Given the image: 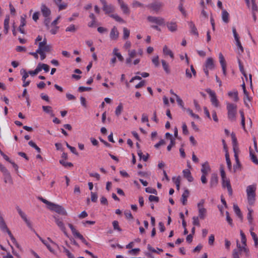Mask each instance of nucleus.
I'll use <instances>...</instances> for the list:
<instances>
[{"label": "nucleus", "mask_w": 258, "mask_h": 258, "mask_svg": "<svg viewBox=\"0 0 258 258\" xmlns=\"http://www.w3.org/2000/svg\"><path fill=\"white\" fill-rule=\"evenodd\" d=\"M38 199L42 202L43 203L47 205V208L51 210L54 211L55 212L59 214L66 216L68 215V213L64 208L60 206L59 205L55 204L53 203L49 202L46 199H43L42 197H38Z\"/></svg>", "instance_id": "f257e3e1"}, {"label": "nucleus", "mask_w": 258, "mask_h": 258, "mask_svg": "<svg viewBox=\"0 0 258 258\" xmlns=\"http://www.w3.org/2000/svg\"><path fill=\"white\" fill-rule=\"evenodd\" d=\"M226 105V108L228 112V118L231 121H234L236 119L237 105L230 103H227Z\"/></svg>", "instance_id": "f03ea898"}, {"label": "nucleus", "mask_w": 258, "mask_h": 258, "mask_svg": "<svg viewBox=\"0 0 258 258\" xmlns=\"http://www.w3.org/2000/svg\"><path fill=\"white\" fill-rule=\"evenodd\" d=\"M256 186L255 185H250L246 188V194L248 203L252 205L255 201Z\"/></svg>", "instance_id": "7ed1b4c3"}, {"label": "nucleus", "mask_w": 258, "mask_h": 258, "mask_svg": "<svg viewBox=\"0 0 258 258\" xmlns=\"http://www.w3.org/2000/svg\"><path fill=\"white\" fill-rule=\"evenodd\" d=\"M214 68V59L212 57H208L203 66V70L207 77L209 76V70H212Z\"/></svg>", "instance_id": "20e7f679"}, {"label": "nucleus", "mask_w": 258, "mask_h": 258, "mask_svg": "<svg viewBox=\"0 0 258 258\" xmlns=\"http://www.w3.org/2000/svg\"><path fill=\"white\" fill-rule=\"evenodd\" d=\"M205 202V200L202 199L200 201V202L197 205L199 212L198 217L201 219L203 220L205 218L207 215V210L204 207Z\"/></svg>", "instance_id": "39448f33"}, {"label": "nucleus", "mask_w": 258, "mask_h": 258, "mask_svg": "<svg viewBox=\"0 0 258 258\" xmlns=\"http://www.w3.org/2000/svg\"><path fill=\"white\" fill-rule=\"evenodd\" d=\"M69 227L71 229L73 235L81 240V241L85 243L86 245H88L89 243L87 242L85 239L84 238L82 235H81L74 227L72 224H68Z\"/></svg>", "instance_id": "423d86ee"}, {"label": "nucleus", "mask_w": 258, "mask_h": 258, "mask_svg": "<svg viewBox=\"0 0 258 258\" xmlns=\"http://www.w3.org/2000/svg\"><path fill=\"white\" fill-rule=\"evenodd\" d=\"M53 217L54 219L55 223L57 225V226L63 232L65 235L68 236V233L66 231V228L62 221V220L61 218H59L58 216H53Z\"/></svg>", "instance_id": "0eeeda50"}, {"label": "nucleus", "mask_w": 258, "mask_h": 258, "mask_svg": "<svg viewBox=\"0 0 258 258\" xmlns=\"http://www.w3.org/2000/svg\"><path fill=\"white\" fill-rule=\"evenodd\" d=\"M41 50L42 52H49L51 49V46L47 44V40L44 38L42 42L39 43L38 48L37 50Z\"/></svg>", "instance_id": "6e6552de"}, {"label": "nucleus", "mask_w": 258, "mask_h": 258, "mask_svg": "<svg viewBox=\"0 0 258 258\" xmlns=\"http://www.w3.org/2000/svg\"><path fill=\"white\" fill-rule=\"evenodd\" d=\"M147 20L150 22L156 24L158 25H164L165 23L164 19L160 17L148 16Z\"/></svg>", "instance_id": "1a4fd4ad"}, {"label": "nucleus", "mask_w": 258, "mask_h": 258, "mask_svg": "<svg viewBox=\"0 0 258 258\" xmlns=\"http://www.w3.org/2000/svg\"><path fill=\"white\" fill-rule=\"evenodd\" d=\"M207 93L211 97V101L212 104L216 107H218L219 105V102L217 99L216 94L214 91L209 89L206 90Z\"/></svg>", "instance_id": "9d476101"}, {"label": "nucleus", "mask_w": 258, "mask_h": 258, "mask_svg": "<svg viewBox=\"0 0 258 258\" xmlns=\"http://www.w3.org/2000/svg\"><path fill=\"white\" fill-rule=\"evenodd\" d=\"M103 5L102 9L106 14H109L114 11V7L111 5H107L105 0H100Z\"/></svg>", "instance_id": "9b49d317"}, {"label": "nucleus", "mask_w": 258, "mask_h": 258, "mask_svg": "<svg viewBox=\"0 0 258 258\" xmlns=\"http://www.w3.org/2000/svg\"><path fill=\"white\" fill-rule=\"evenodd\" d=\"M219 62L221 64L223 75L226 76V62L224 58V57L221 52L219 53Z\"/></svg>", "instance_id": "f8f14e48"}, {"label": "nucleus", "mask_w": 258, "mask_h": 258, "mask_svg": "<svg viewBox=\"0 0 258 258\" xmlns=\"http://www.w3.org/2000/svg\"><path fill=\"white\" fill-rule=\"evenodd\" d=\"M0 170L3 172V175L4 176L5 182L11 183L12 182V177L10 172L8 171L7 168L5 167H4V168H2V169H1Z\"/></svg>", "instance_id": "ddd939ff"}, {"label": "nucleus", "mask_w": 258, "mask_h": 258, "mask_svg": "<svg viewBox=\"0 0 258 258\" xmlns=\"http://www.w3.org/2000/svg\"><path fill=\"white\" fill-rule=\"evenodd\" d=\"M222 186L223 188L227 187L229 195H232L233 190L229 179L227 178L222 179Z\"/></svg>", "instance_id": "4468645a"}, {"label": "nucleus", "mask_w": 258, "mask_h": 258, "mask_svg": "<svg viewBox=\"0 0 258 258\" xmlns=\"http://www.w3.org/2000/svg\"><path fill=\"white\" fill-rule=\"evenodd\" d=\"M128 51V57L126 58V63L127 64H130L132 62V58H134L136 57L137 55V52L135 49L130 50L128 49L127 50Z\"/></svg>", "instance_id": "2eb2a0df"}, {"label": "nucleus", "mask_w": 258, "mask_h": 258, "mask_svg": "<svg viewBox=\"0 0 258 258\" xmlns=\"http://www.w3.org/2000/svg\"><path fill=\"white\" fill-rule=\"evenodd\" d=\"M41 11L43 16L45 18L48 17L51 14L50 9L44 4H42L41 6Z\"/></svg>", "instance_id": "dca6fc26"}, {"label": "nucleus", "mask_w": 258, "mask_h": 258, "mask_svg": "<svg viewBox=\"0 0 258 258\" xmlns=\"http://www.w3.org/2000/svg\"><path fill=\"white\" fill-rule=\"evenodd\" d=\"M118 36H119V32H118L116 27L114 26L112 28V29L110 31V39L112 40H116L118 39Z\"/></svg>", "instance_id": "f3484780"}, {"label": "nucleus", "mask_w": 258, "mask_h": 258, "mask_svg": "<svg viewBox=\"0 0 258 258\" xmlns=\"http://www.w3.org/2000/svg\"><path fill=\"white\" fill-rule=\"evenodd\" d=\"M166 26L168 30L172 32H175L177 30V25L176 22H168L166 23Z\"/></svg>", "instance_id": "a211bd4d"}, {"label": "nucleus", "mask_w": 258, "mask_h": 258, "mask_svg": "<svg viewBox=\"0 0 258 258\" xmlns=\"http://www.w3.org/2000/svg\"><path fill=\"white\" fill-rule=\"evenodd\" d=\"M210 171L211 168L207 162L202 164L201 169L202 174L208 175Z\"/></svg>", "instance_id": "6ab92c4d"}, {"label": "nucleus", "mask_w": 258, "mask_h": 258, "mask_svg": "<svg viewBox=\"0 0 258 258\" xmlns=\"http://www.w3.org/2000/svg\"><path fill=\"white\" fill-rule=\"evenodd\" d=\"M218 176L215 173H213L211 175L210 179V187L211 188L215 187L218 183Z\"/></svg>", "instance_id": "aec40b11"}, {"label": "nucleus", "mask_w": 258, "mask_h": 258, "mask_svg": "<svg viewBox=\"0 0 258 258\" xmlns=\"http://www.w3.org/2000/svg\"><path fill=\"white\" fill-rule=\"evenodd\" d=\"M188 25L190 29V33L197 36L199 35L198 31L197 29L193 22L190 21L188 22Z\"/></svg>", "instance_id": "412c9836"}, {"label": "nucleus", "mask_w": 258, "mask_h": 258, "mask_svg": "<svg viewBox=\"0 0 258 258\" xmlns=\"http://www.w3.org/2000/svg\"><path fill=\"white\" fill-rule=\"evenodd\" d=\"M183 176L186 178L189 182H192L194 180V178L191 175V173L188 169H184L182 171Z\"/></svg>", "instance_id": "4be33fe9"}, {"label": "nucleus", "mask_w": 258, "mask_h": 258, "mask_svg": "<svg viewBox=\"0 0 258 258\" xmlns=\"http://www.w3.org/2000/svg\"><path fill=\"white\" fill-rule=\"evenodd\" d=\"M189 191L187 189H185L184 192L182 195L181 201L183 205H185L187 203V199L189 196Z\"/></svg>", "instance_id": "5701e85b"}, {"label": "nucleus", "mask_w": 258, "mask_h": 258, "mask_svg": "<svg viewBox=\"0 0 258 258\" xmlns=\"http://www.w3.org/2000/svg\"><path fill=\"white\" fill-rule=\"evenodd\" d=\"M163 54L165 55H169L171 58H174V54L172 51L169 49L166 45H165L163 48Z\"/></svg>", "instance_id": "b1692460"}, {"label": "nucleus", "mask_w": 258, "mask_h": 258, "mask_svg": "<svg viewBox=\"0 0 258 258\" xmlns=\"http://www.w3.org/2000/svg\"><path fill=\"white\" fill-rule=\"evenodd\" d=\"M120 8L122 11L123 14L129 15L130 14V10L127 7V6L122 1L121 3H119Z\"/></svg>", "instance_id": "393cba45"}, {"label": "nucleus", "mask_w": 258, "mask_h": 258, "mask_svg": "<svg viewBox=\"0 0 258 258\" xmlns=\"http://www.w3.org/2000/svg\"><path fill=\"white\" fill-rule=\"evenodd\" d=\"M222 19L226 23H228L229 21V14L225 10H222Z\"/></svg>", "instance_id": "a878e982"}, {"label": "nucleus", "mask_w": 258, "mask_h": 258, "mask_svg": "<svg viewBox=\"0 0 258 258\" xmlns=\"http://www.w3.org/2000/svg\"><path fill=\"white\" fill-rule=\"evenodd\" d=\"M228 95L230 97L232 98L235 102H237L239 100V98L238 96V92L236 90L229 92L228 93Z\"/></svg>", "instance_id": "bb28decb"}, {"label": "nucleus", "mask_w": 258, "mask_h": 258, "mask_svg": "<svg viewBox=\"0 0 258 258\" xmlns=\"http://www.w3.org/2000/svg\"><path fill=\"white\" fill-rule=\"evenodd\" d=\"M9 16H6V18L4 20V32L6 34L8 33L9 29Z\"/></svg>", "instance_id": "cd10ccee"}, {"label": "nucleus", "mask_w": 258, "mask_h": 258, "mask_svg": "<svg viewBox=\"0 0 258 258\" xmlns=\"http://www.w3.org/2000/svg\"><path fill=\"white\" fill-rule=\"evenodd\" d=\"M43 110L47 113L49 114L51 116H53L54 114L53 113V110H52V108L50 106H42Z\"/></svg>", "instance_id": "c85d7f7f"}, {"label": "nucleus", "mask_w": 258, "mask_h": 258, "mask_svg": "<svg viewBox=\"0 0 258 258\" xmlns=\"http://www.w3.org/2000/svg\"><path fill=\"white\" fill-rule=\"evenodd\" d=\"M163 4L162 3L160 2H156L152 4L151 7L154 10L158 11L163 7Z\"/></svg>", "instance_id": "c756f323"}, {"label": "nucleus", "mask_w": 258, "mask_h": 258, "mask_svg": "<svg viewBox=\"0 0 258 258\" xmlns=\"http://www.w3.org/2000/svg\"><path fill=\"white\" fill-rule=\"evenodd\" d=\"M89 17L92 20V21L91 22L88 23V26L89 27H93L96 23L95 16L93 13H90Z\"/></svg>", "instance_id": "7c9ffc66"}, {"label": "nucleus", "mask_w": 258, "mask_h": 258, "mask_svg": "<svg viewBox=\"0 0 258 258\" xmlns=\"http://www.w3.org/2000/svg\"><path fill=\"white\" fill-rule=\"evenodd\" d=\"M233 210L236 215L242 220V215L241 213L240 210L237 205H234Z\"/></svg>", "instance_id": "2f4dec72"}, {"label": "nucleus", "mask_w": 258, "mask_h": 258, "mask_svg": "<svg viewBox=\"0 0 258 258\" xmlns=\"http://www.w3.org/2000/svg\"><path fill=\"white\" fill-rule=\"evenodd\" d=\"M237 246L239 248V250H237L238 251H239L240 253L241 251H243L246 254H248V249L246 247V246H241L239 243L238 241H237Z\"/></svg>", "instance_id": "473e14b6"}, {"label": "nucleus", "mask_w": 258, "mask_h": 258, "mask_svg": "<svg viewBox=\"0 0 258 258\" xmlns=\"http://www.w3.org/2000/svg\"><path fill=\"white\" fill-rule=\"evenodd\" d=\"M253 230V228H251L250 230V235L252 237V239L254 240V245L255 246H258V238L257 237L256 234L252 231Z\"/></svg>", "instance_id": "72a5a7b5"}, {"label": "nucleus", "mask_w": 258, "mask_h": 258, "mask_svg": "<svg viewBox=\"0 0 258 258\" xmlns=\"http://www.w3.org/2000/svg\"><path fill=\"white\" fill-rule=\"evenodd\" d=\"M21 217L23 219V220L25 222L27 226L31 229H32V225L30 220H29L25 214L21 216Z\"/></svg>", "instance_id": "f704fd0d"}, {"label": "nucleus", "mask_w": 258, "mask_h": 258, "mask_svg": "<svg viewBox=\"0 0 258 258\" xmlns=\"http://www.w3.org/2000/svg\"><path fill=\"white\" fill-rule=\"evenodd\" d=\"M21 217L23 219V220L25 222L27 226L31 229H32V225L30 220H29L25 214L21 216Z\"/></svg>", "instance_id": "c9c22d12"}, {"label": "nucleus", "mask_w": 258, "mask_h": 258, "mask_svg": "<svg viewBox=\"0 0 258 258\" xmlns=\"http://www.w3.org/2000/svg\"><path fill=\"white\" fill-rule=\"evenodd\" d=\"M138 155L140 159H142L144 161H147L149 157V154L147 153L146 155H143L141 150H139L138 151Z\"/></svg>", "instance_id": "e433bc0d"}, {"label": "nucleus", "mask_w": 258, "mask_h": 258, "mask_svg": "<svg viewBox=\"0 0 258 258\" xmlns=\"http://www.w3.org/2000/svg\"><path fill=\"white\" fill-rule=\"evenodd\" d=\"M161 62H162V66H163L164 70L165 71V72L167 74H169L170 71V69L169 68L168 64L164 60H161Z\"/></svg>", "instance_id": "4c0bfd02"}, {"label": "nucleus", "mask_w": 258, "mask_h": 258, "mask_svg": "<svg viewBox=\"0 0 258 258\" xmlns=\"http://www.w3.org/2000/svg\"><path fill=\"white\" fill-rule=\"evenodd\" d=\"M110 17L114 19L117 22L120 23H124V20L120 17L117 14H111L110 15Z\"/></svg>", "instance_id": "58836bf2"}, {"label": "nucleus", "mask_w": 258, "mask_h": 258, "mask_svg": "<svg viewBox=\"0 0 258 258\" xmlns=\"http://www.w3.org/2000/svg\"><path fill=\"white\" fill-rule=\"evenodd\" d=\"M232 141V144H233V150H236V148L237 146V140L235 137V135L234 133H232L231 135Z\"/></svg>", "instance_id": "ea45409f"}, {"label": "nucleus", "mask_w": 258, "mask_h": 258, "mask_svg": "<svg viewBox=\"0 0 258 258\" xmlns=\"http://www.w3.org/2000/svg\"><path fill=\"white\" fill-rule=\"evenodd\" d=\"M123 39L124 40L127 39L130 36V30L128 29H127L126 28L124 27L123 28Z\"/></svg>", "instance_id": "a19ab883"}, {"label": "nucleus", "mask_w": 258, "mask_h": 258, "mask_svg": "<svg viewBox=\"0 0 258 258\" xmlns=\"http://www.w3.org/2000/svg\"><path fill=\"white\" fill-rule=\"evenodd\" d=\"M59 163L64 167H72L73 166V164L71 162H66L64 160H60Z\"/></svg>", "instance_id": "79ce46f5"}, {"label": "nucleus", "mask_w": 258, "mask_h": 258, "mask_svg": "<svg viewBox=\"0 0 258 258\" xmlns=\"http://www.w3.org/2000/svg\"><path fill=\"white\" fill-rule=\"evenodd\" d=\"M123 110V106L121 103H120L118 106L116 107L115 110V114L117 116H119Z\"/></svg>", "instance_id": "37998d69"}, {"label": "nucleus", "mask_w": 258, "mask_h": 258, "mask_svg": "<svg viewBox=\"0 0 258 258\" xmlns=\"http://www.w3.org/2000/svg\"><path fill=\"white\" fill-rule=\"evenodd\" d=\"M39 239L41 240V241L47 247V248L49 249V250L53 252V249L51 247L50 245L46 242V241L42 239L41 237L38 236Z\"/></svg>", "instance_id": "c03bdc74"}, {"label": "nucleus", "mask_w": 258, "mask_h": 258, "mask_svg": "<svg viewBox=\"0 0 258 258\" xmlns=\"http://www.w3.org/2000/svg\"><path fill=\"white\" fill-rule=\"evenodd\" d=\"M240 234L241 236V242L242 244L244 245V246H246V238L245 235L241 230L240 232Z\"/></svg>", "instance_id": "a18cd8bd"}, {"label": "nucleus", "mask_w": 258, "mask_h": 258, "mask_svg": "<svg viewBox=\"0 0 258 258\" xmlns=\"http://www.w3.org/2000/svg\"><path fill=\"white\" fill-rule=\"evenodd\" d=\"M28 144L32 147L35 148L38 153L40 152V148H39L34 142L30 141L29 142Z\"/></svg>", "instance_id": "49530a36"}, {"label": "nucleus", "mask_w": 258, "mask_h": 258, "mask_svg": "<svg viewBox=\"0 0 258 258\" xmlns=\"http://www.w3.org/2000/svg\"><path fill=\"white\" fill-rule=\"evenodd\" d=\"M21 74L23 75L22 76V81H25L26 80V79L28 77L29 73H27L25 70L22 69L20 71Z\"/></svg>", "instance_id": "de8ad7c7"}, {"label": "nucleus", "mask_w": 258, "mask_h": 258, "mask_svg": "<svg viewBox=\"0 0 258 258\" xmlns=\"http://www.w3.org/2000/svg\"><path fill=\"white\" fill-rule=\"evenodd\" d=\"M112 225L114 230H116L118 231H121V229L120 228L118 225V222L117 221H114L112 222Z\"/></svg>", "instance_id": "09e8293b"}, {"label": "nucleus", "mask_w": 258, "mask_h": 258, "mask_svg": "<svg viewBox=\"0 0 258 258\" xmlns=\"http://www.w3.org/2000/svg\"><path fill=\"white\" fill-rule=\"evenodd\" d=\"M251 3H252V7H251L252 13H256L258 10V8H257L256 5L255 3V0H251Z\"/></svg>", "instance_id": "8fccbe9b"}, {"label": "nucleus", "mask_w": 258, "mask_h": 258, "mask_svg": "<svg viewBox=\"0 0 258 258\" xmlns=\"http://www.w3.org/2000/svg\"><path fill=\"white\" fill-rule=\"evenodd\" d=\"M145 190L148 193L153 194L155 195H157V190L155 188L151 187L146 188Z\"/></svg>", "instance_id": "3c124183"}, {"label": "nucleus", "mask_w": 258, "mask_h": 258, "mask_svg": "<svg viewBox=\"0 0 258 258\" xmlns=\"http://www.w3.org/2000/svg\"><path fill=\"white\" fill-rule=\"evenodd\" d=\"M199 218H200L199 217L194 216L192 218V224L195 226H200V221L199 220Z\"/></svg>", "instance_id": "603ef678"}, {"label": "nucleus", "mask_w": 258, "mask_h": 258, "mask_svg": "<svg viewBox=\"0 0 258 258\" xmlns=\"http://www.w3.org/2000/svg\"><path fill=\"white\" fill-rule=\"evenodd\" d=\"M66 31L67 32H75L76 31V28L75 25H71L70 26L66 28Z\"/></svg>", "instance_id": "864d4df0"}, {"label": "nucleus", "mask_w": 258, "mask_h": 258, "mask_svg": "<svg viewBox=\"0 0 258 258\" xmlns=\"http://www.w3.org/2000/svg\"><path fill=\"white\" fill-rule=\"evenodd\" d=\"M187 113H188L192 117L196 118V119H200V117L198 115L196 114L193 113L192 111L189 109L187 108L186 109Z\"/></svg>", "instance_id": "5fc2aeb1"}, {"label": "nucleus", "mask_w": 258, "mask_h": 258, "mask_svg": "<svg viewBox=\"0 0 258 258\" xmlns=\"http://www.w3.org/2000/svg\"><path fill=\"white\" fill-rule=\"evenodd\" d=\"M63 252L67 254L68 258H75L74 255L64 247H63Z\"/></svg>", "instance_id": "6e6d98bb"}, {"label": "nucleus", "mask_w": 258, "mask_h": 258, "mask_svg": "<svg viewBox=\"0 0 258 258\" xmlns=\"http://www.w3.org/2000/svg\"><path fill=\"white\" fill-rule=\"evenodd\" d=\"M152 62L154 64L156 67H158L159 66V56L158 55L154 56L152 58Z\"/></svg>", "instance_id": "4d7b16f0"}, {"label": "nucleus", "mask_w": 258, "mask_h": 258, "mask_svg": "<svg viewBox=\"0 0 258 258\" xmlns=\"http://www.w3.org/2000/svg\"><path fill=\"white\" fill-rule=\"evenodd\" d=\"M236 46H237V47L240 50V51L238 52L239 54L242 53L243 52L244 49H243V48L241 44L240 40L236 41Z\"/></svg>", "instance_id": "13d9d810"}, {"label": "nucleus", "mask_w": 258, "mask_h": 258, "mask_svg": "<svg viewBox=\"0 0 258 258\" xmlns=\"http://www.w3.org/2000/svg\"><path fill=\"white\" fill-rule=\"evenodd\" d=\"M124 214L127 219H133V216L130 211H129V210L125 211L124 212Z\"/></svg>", "instance_id": "bf43d9fd"}, {"label": "nucleus", "mask_w": 258, "mask_h": 258, "mask_svg": "<svg viewBox=\"0 0 258 258\" xmlns=\"http://www.w3.org/2000/svg\"><path fill=\"white\" fill-rule=\"evenodd\" d=\"M50 21V19L49 18V17L45 18L44 21V24L45 25V26L46 27V28L47 30H49L50 29V26L49 25Z\"/></svg>", "instance_id": "052dcab7"}, {"label": "nucleus", "mask_w": 258, "mask_h": 258, "mask_svg": "<svg viewBox=\"0 0 258 258\" xmlns=\"http://www.w3.org/2000/svg\"><path fill=\"white\" fill-rule=\"evenodd\" d=\"M232 32L235 41H237L239 40L238 34H237L236 28L234 27L232 28Z\"/></svg>", "instance_id": "680f3d73"}, {"label": "nucleus", "mask_w": 258, "mask_h": 258, "mask_svg": "<svg viewBox=\"0 0 258 258\" xmlns=\"http://www.w3.org/2000/svg\"><path fill=\"white\" fill-rule=\"evenodd\" d=\"M26 15L22 16L21 17V20H20L21 23H20V26L24 27L26 25Z\"/></svg>", "instance_id": "e2e57ef3"}, {"label": "nucleus", "mask_w": 258, "mask_h": 258, "mask_svg": "<svg viewBox=\"0 0 258 258\" xmlns=\"http://www.w3.org/2000/svg\"><path fill=\"white\" fill-rule=\"evenodd\" d=\"M240 252L237 251V249H234L233 251V258H240Z\"/></svg>", "instance_id": "0e129e2a"}, {"label": "nucleus", "mask_w": 258, "mask_h": 258, "mask_svg": "<svg viewBox=\"0 0 258 258\" xmlns=\"http://www.w3.org/2000/svg\"><path fill=\"white\" fill-rule=\"evenodd\" d=\"M91 199L92 202H94V203L96 202L97 200V198H98L97 194L95 192H91Z\"/></svg>", "instance_id": "69168bd1"}, {"label": "nucleus", "mask_w": 258, "mask_h": 258, "mask_svg": "<svg viewBox=\"0 0 258 258\" xmlns=\"http://www.w3.org/2000/svg\"><path fill=\"white\" fill-rule=\"evenodd\" d=\"M149 200L150 202H159V198L158 197H156L155 196L150 195L149 197Z\"/></svg>", "instance_id": "338daca9"}, {"label": "nucleus", "mask_w": 258, "mask_h": 258, "mask_svg": "<svg viewBox=\"0 0 258 258\" xmlns=\"http://www.w3.org/2000/svg\"><path fill=\"white\" fill-rule=\"evenodd\" d=\"M176 101H177L178 104L180 106L183 107L184 103H183L182 99L178 95H176Z\"/></svg>", "instance_id": "774afa93"}]
</instances>
